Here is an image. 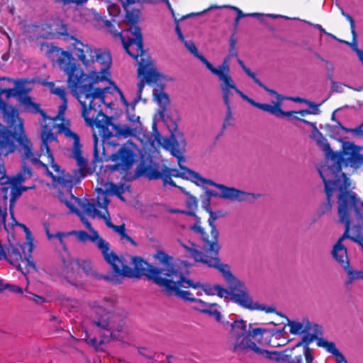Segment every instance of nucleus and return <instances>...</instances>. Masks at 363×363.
<instances>
[{
  "instance_id": "774afa93",
  "label": "nucleus",
  "mask_w": 363,
  "mask_h": 363,
  "mask_svg": "<svg viewBox=\"0 0 363 363\" xmlns=\"http://www.w3.org/2000/svg\"><path fill=\"white\" fill-rule=\"evenodd\" d=\"M356 52H357L359 60L362 62V65H363V50L357 48Z\"/></svg>"
},
{
  "instance_id": "39448f33",
  "label": "nucleus",
  "mask_w": 363,
  "mask_h": 363,
  "mask_svg": "<svg viewBox=\"0 0 363 363\" xmlns=\"http://www.w3.org/2000/svg\"><path fill=\"white\" fill-rule=\"evenodd\" d=\"M362 150L363 147L353 143L346 144L342 153L332 156L331 164L323 166L318 169L325 185L329 208L332 206L330 200L333 191L338 189L340 193L348 191L351 186L350 179L342 172V165L350 166L355 169L363 167V155L360 154Z\"/></svg>"
},
{
  "instance_id": "4468645a",
  "label": "nucleus",
  "mask_w": 363,
  "mask_h": 363,
  "mask_svg": "<svg viewBox=\"0 0 363 363\" xmlns=\"http://www.w3.org/2000/svg\"><path fill=\"white\" fill-rule=\"evenodd\" d=\"M187 281L192 280L184 277L183 273L178 269L170 267L169 274L160 287L169 296L178 297L184 301L195 303L197 298L194 296L192 293L181 289L182 288H191V286L186 282Z\"/></svg>"
},
{
  "instance_id": "680f3d73",
  "label": "nucleus",
  "mask_w": 363,
  "mask_h": 363,
  "mask_svg": "<svg viewBox=\"0 0 363 363\" xmlns=\"http://www.w3.org/2000/svg\"><path fill=\"white\" fill-rule=\"evenodd\" d=\"M110 14L114 17L117 16L120 13V9L116 5L111 6L108 9Z\"/></svg>"
},
{
  "instance_id": "1a4fd4ad",
  "label": "nucleus",
  "mask_w": 363,
  "mask_h": 363,
  "mask_svg": "<svg viewBox=\"0 0 363 363\" xmlns=\"http://www.w3.org/2000/svg\"><path fill=\"white\" fill-rule=\"evenodd\" d=\"M179 169L164 167V184H169L172 186H177L174 182L172 179V177H180L191 180L197 185L208 184L216 187L220 191V198L236 201H251V198L255 200L259 197V194L246 192L234 187H228L223 184L214 182L211 179L203 178L199 173L194 172L185 166L182 163L178 164Z\"/></svg>"
},
{
  "instance_id": "2eb2a0df",
  "label": "nucleus",
  "mask_w": 363,
  "mask_h": 363,
  "mask_svg": "<svg viewBox=\"0 0 363 363\" xmlns=\"http://www.w3.org/2000/svg\"><path fill=\"white\" fill-rule=\"evenodd\" d=\"M93 138L95 159L97 160H111L115 162L113 165H107L106 167V169L111 172L119 171L123 173L132 167L135 160V154L133 150L125 146H122L116 153L111 154L107 157L105 155L104 148H103L101 154H100L98 150V138L95 133L93 134Z\"/></svg>"
},
{
  "instance_id": "423d86ee",
  "label": "nucleus",
  "mask_w": 363,
  "mask_h": 363,
  "mask_svg": "<svg viewBox=\"0 0 363 363\" xmlns=\"http://www.w3.org/2000/svg\"><path fill=\"white\" fill-rule=\"evenodd\" d=\"M126 32L127 33H130L132 37L127 35L126 38L121 40V42L126 52L138 60V74L141 78L137 84V96L132 105V109L134 110L135 104L141 99L145 83L150 85H160L163 76L157 71L150 56L143 50L140 28L138 26L133 25L126 30Z\"/></svg>"
},
{
  "instance_id": "6e6552de",
  "label": "nucleus",
  "mask_w": 363,
  "mask_h": 363,
  "mask_svg": "<svg viewBox=\"0 0 363 363\" xmlns=\"http://www.w3.org/2000/svg\"><path fill=\"white\" fill-rule=\"evenodd\" d=\"M113 271L120 276L128 278H139L145 276L148 279L153 280L160 287L169 274V267L160 269L150 265L140 257L128 255L118 257L113 251L109 257V262Z\"/></svg>"
},
{
  "instance_id": "a878e982",
  "label": "nucleus",
  "mask_w": 363,
  "mask_h": 363,
  "mask_svg": "<svg viewBox=\"0 0 363 363\" xmlns=\"http://www.w3.org/2000/svg\"><path fill=\"white\" fill-rule=\"evenodd\" d=\"M287 325L290 328V333L293 335L304 334L311 329V324L308 319H303L301 322L288 319Z\"/></svg>"
},
{
  "instance_id": "a19ab883",
  "label": "nucleus",
  "mask_w": 363,
  "mask_h": 363,
  "mask_svg": "<svg viewBox=\"0 0 363 363\" xmlns=\"http://www.w3.org/2000/svg\"><path fill=\"white\" fill-rule=\"evenodd\" d=\"M145 173L149 179H162L164 182V168H162V172H160L155 168L150 167L146 169Z\"/></svg>"
},
{
  "instance_id": "2f4dec72",
  "label": "nucleus",
  "mask_w": 363,
  "mask_h": 363,
  "mask_svg": "<svg viewBox=\"0 0 363 363\" xmlns=\"http://www.w3.org/2000/svg\"><path fill=\"white\" fill-rule=\"evenodd\" d=\"M238 64L240 65V67H242V69H243V71L250 77L253 79V81L258 85L260 87H262V89H264L266 91H267L269 94H277V91L273 90V89H271L269 88H268L267 86H266L259 79L257 78L256 77V74L251 72V70L247 67L244 62L239 58H238Z\"/></svg>"
},
{
  "instance_id": "0e129e2a",
  "label": "nucleus",
  "mask_w": 363,
  "mask_h": 363,
  "mask_svg": "<svg viewBox=\"0 0 363 363\" xmlns=\"http://www.w3.org/2000/svg\"><path fill=\"white\" fill-rule=\"evenodd\" d=\"M82 223L89 230V232L96 231L95 229L92 228L91 223L88 220V219L84 220Z\"/></svg>"
},
{
  "instance_id": "9b49d317",
  "label": "nucleus",
  "mask_w": 363,
  "mask_h": 363,
  "mask_svg": "<svg viewBox=\"0 0 363 363\" xmlns=\"http://www.w3.org/2000/svg\"><path fill=\"white\" fill-rule=\"evenodd\" d=\"M337 214L339 222L344 224L345 231L333 247L331 255L333 259L343 268L348 267L350 260L347 249L342 244L346 239L351 240L352 215H351L350 204V191L340 193L337 196Z\"/></svg>"
},
{
  "instance_id": "052dcab7",
  "label": "nucleus",
  "mask_w": 363,
  "mask_h": 363,
  "mask_svg": "<svg viewBox=\"0 0 363 363\" xmlns=\"http://www.w3.org/2000/svg\"><path fill=\"white\" fill-rule=\"evenodd\" d=\"M60 201L70 209L71 212L76 213L78 210L74 207V204H72L70 201L67 199H64L62 196L60 198Z\"/></svg>"
},
{
  "instance_id": "a18cd8bd",
  "label": "nucleus",
  "mask_w": 363,
  "mask_h": 363,
  "mask_svg": "<svg viewBox=\"0 0 363 363\" xmlns=\"http://www.w3.org/2000/svg\"><path fill=\"white\" fill-rule=\"evenodd\" d=\"M229 60H230V56H228L226 57H225L223 63L221 65H220L218 67V68H216L215 67V69L223 74V75H228V76H230V67H229Z\"/></svg>"
},
{
  "instance_id": "f3484780",
  "label": "nucleus",
  "mask_w": 363,
  "mask_h": 363,
  "mask_svg": "<svg viewBox=\"0 0 363 363\" xmlns=\"http://www.w3.org/2000/svg\"><path fill=\"white\" fill-rule=\"evenodd\" d=\"M350 204L351 215H352V233L353 237L351 240L358 244L363 250V201L357 196V194L350 191Z\"/></svg>"
},
{
  "instance_id": "b1692460",
  "label": "nucleus",
  "mask_w": 363,
  "mask_h": 363,
  "mask_svg": "<svg viewBox=\"0 0 363 363\" xmlns=\"http://www.w3.org/2000/svg\"><path fill=\"white\" fill-rule=\"evenodd\" d=\"M318 346L332 354L337 363H347L345 356L336 348L335 344L325 339H319Z\"/></svg>"
},
{
  "instance_id": "37998d69",
  "label": "nucleus",
  "mask_w": 363,
  "mask_h": 363,
  "mask_svg": "<svg viewBox=\"0 0 363 363\" xmlns=\"http://www.w3.org/2000/svg\"><path fill=\"white\" fill-rule=\"evenodd\" d=\"M51 93L57 95L61 100L67 99V92L63 86H55L54 83H50Z\"/></svg>"
},
{
  "instance_id": "e433bc0d",
  "label": "nucleus",
  "mask_w": 363,
  "mask_h": 363,
  "mask_svg": "<svg viewBox=\"0 0 363 363\" xmlns=\"http://www.w3.org/2000/svg\"><path fill=\"white\" fill-rule=\"evenodd\" d=\"M292 350H286L284 352H274L272 354L274 357H270L277 362H281L283 363H292Z\"/></svg>"
},
{
  "instance_id": "9d476101",
  "label": "nucleus",
  "mask_w": 363,
  "mask_h": 363,
  "mask_svg": "<svg viewBox=\"0 0 363 363\" xmlns=\"http://www.w3.org/2000/svg\"><path fill=\"white\" fill-rule=\"evenodd\" d=\"M1 110L5 122L13 129L14 134L18 135L17 142L22 161H29L33 165L38 166L45 174V172H48V164L40 160V157L43 156L42 152H33V144L24 133L23 121L19 118L18 111L6 104L2 106Z\"/></svg>"
},
{
  "instance_id": "13d9d810",
  "label": "nucleus",
  "mask_w": 363,
  "mask_h": 363,
  "mask_svg": "<svg viewBox=\"0 0 363 363\" xmlns=\"http://www.w3.org/2000/svg\"><path fill=\"white\" fill-rule=\"evenodd\" d=\"M43 27H48L50 28V26L47 24H42L40 26L38 25H29L26 27V31L27 32H31V31H38L40 29H43Z\"/></svg>"
},
{
  "instance_id": "f03ea898",
  "label": "nucleus",
  "mask_w": 363,
  "mask_h": 363,
  "mask_svg": "<svg viewBox=\"0 0 363 363\" xmlns=\"http://www.w3.org/2000/svg\"><path fill=\"white\" fill-rule=\"evenodd\" d=\"M23 101L30 111L39 113L41 116V118L39 119V123L41 126L40 138L42 140L40 152H42L43 156L47 158L46 164L50 165L52 169L51 171L48 168V172H45V175L52 178L54 183L64 185L71 184L72 182V177L62 169L60 166L55 163L54 157L51 154L48 145V143L57 140V136L53 133L55 129L63 133L67 138L73 140L72 157L76 160L77 165L79 167V170L83 172L85 169L88 161L82 155L79 136L69 128L65 127L62 123H57V121L63 120L65 112L67 108V99L62 100L58 113L55 117L48 116L46 113L40 108V104L33 102L30 96L24 97Z\"/></svg>"
},
{
  "instance_id": "72a5a7b5",
  "label": "nucleus",
  "mask_w": 363,
  "mask_h": 363,
  "mask_svg": "<svg viewBox=\"0 0 363 363\" xmlns=\"http://www.w3.org/2000/svg\"><path fill=\"white\" fill-rule=\"evenodd\" d=\"M210 306H211L208 308L201 309V313L213 316L217 322L222 323L224 326H225V325L230 326V325L232 323H230L229 321H226V322L221 321L222 315H221L220 312L216 308V307H218V305L217 303H211Z\"/></svg>"
},
{
  "instance_id": "8fccbe9b",
  "label": "nucleus",
  "mask_w": 363,
  "mask_h": 363,
  "mask_svg": "<svg viewBox=\"0 0 363 363\" xmlns=\"http://www.w3.org/2000/svg\"><path fill=\"white\" fill-rule=\"evenodd\" d=\"M79 269H82L87 275L92 274V266L91 262L89 261L83 260L79 262Z\"/></svg>"
},
{
  "instance_id": "f8f14e48",
  "label": "nucleus",
  "mask_w": 363,
  "mask_h": 363,
  "mask_svg": "<svg viewBox=\"0 0 363 363\" xmlns=\"http://www.w3.org/2000/svg\"><path fill=\"white\" fill-rule=\"evenodd\" d=\"M108 204L109 201L107 199L106 193L102 191L101 193H99L96 198L92 199V202H89L86 199L79 203L80 207L86 215L92 218L99 217L104 219L106 226L112 229L120 236V240L123 244L129 242L134 247H138V243L127 234L125 224L116 225L111 222L107 210Z\"/></svg>"
},
{
  "instance_id": "49530a36",
  "label": "nucleus",
  "mask_w": 363,
  "mask_h": 363,
  "mask_svg": "<svg viewBox=\"0 0 363 363\" xmlns=\"http://www.w3.org/2000/svg\"><path fill=\"white\" fill-rule=\"evenodd\" d=\"M224 7L225 8H230V9L235 10L237 12V17L238 19H240L245 16H262V14H260L259 13H244L240 9L235 7V6H223V8ZM216 8H223V6H216Z\"/></svg>"
},
{
  "instance_id": "e2e57ef3",
  "label": "nucleus",
  "mask_w": 363,
  "mask_h": 363,
  "mask_svg": "<svg viewBox=\"0 0 363 363\" xmlns=\"http://www.w3.org/2000/svg\"><path fill=\"white\" fill-rule=\"evenodd\" d=\"M175 30H176V33L178 35V38L179 39L182 41V42H184L185 40L184 39V37L182 35V30L181 29L179 28V26L177 25L176 26V28H175Z\"/></svg>"
},
{
  "instance_id": "4be33fe9",
  "label": "nucleus",
  "mask_w": 363,
  "mask_h": 363,
  "mask_svg": "<svg viewBox=\"0 0 363 363\" xmlns=\"http://www.w3.org/2000/svg\"><path fill=\"white\" fill-rule=\"evenodd\" d=\"M272 95L275 96L277 99V101L276 103H274V106H272L268 104H261L255 101L254 106L276 116H291L292 115V112H284L281 108V101L284 99L282 96L278 94L277 92V94H274Z\"/></svg>"
},
{
  "instance_id": "a211bd4d",
  "label": "nucleus",
  "mask_w": 363,
  "mask_h": 363,
  "mask_svg": "<svg viewBox=\"0 0 363 363\" xmlns=\"http://www.w3.org/2000/svg\"><path fill=\"white\" fill-rule=\"evenodd\" d=\"M90 233L91 235L84 230H72L71 235H76L77 239L82 242L90 241L95 243L106 262H109V257L113 252L110 248V244L101 238L97 231Z\"/></svg>"
},
{
  "instance_id": "7c9ffc66",
  "label": "nucleus",
  "mask_w": 363,
  "mask_h": 363,
  "mask_svg": "<svg viewBox=\"0 0 363 363\" xmlns=\"http://www.w3.org/2000/svg\"><path fill=\"white\" fill-rule=\"evenodd\" d=\"M106 191L111 195L117 196L121 200L124 201L123 194L128 186H125L124 184L117 185L113 182H108L105 185Z\"/></svg>"
},
{
  "instance_id": "f257e3e1",
  "label": "nucleus",
  "mask_w": 363,
  "mask_h": 363,
  "mask_svg": "<svg viewBox=\"0 0 363 363\" xmlns=\"http://www.w3.org/2000/svg\"><path fill=\"white\" fill-rule=\"evenodd\" d=\"M62 68L69 74L71 91L82 106V116L86 124L99 128V135L104 142L112 137L124 139L137 137L140 132L138 124L113 123L100 108L105 104V94L109 88L94 87L92 84L80 86L83 74L78 66L72 63Z\"/></svg>"
},
{
  "instance_id": "dca6fc26",
  "label": "nucleus",
  "mask_w": 363,
  "mask_h": 363,
  "mask_svg": "<svg viewBox=\"0 0 363 363\" xmlns=\"http://www.w3.org/2000/svg\"><path fill=\"white\" fill-rule=\"evenodd\" d=\"M207 211L209 212L210 217L208 220L209 226L211 227V238L207 234L204 229L200 225V221H198L190 227V229L195 233L201 235V239L202 240L203 248L207 250L213 252L216 254L218 251H220V246L218 243L219 232L217 230L215 221L220 217H221L222 213L220 211H212L210 208Z\"/></svg>"
},
{
  "instance_id": "6e6d98bb",
  "label": "nucleus",
  "mask_w": 363,
  "mask_h": 363,
  "mask_svg": "<svg viewBox=\"0 0 363 363\" xmlns=\"http://www.w3.org/2000/svg\"><path fill=\"white\" fill-rule=\"evenodd\" d=\"M227 111L225 114V121L223 123V128H225L227 125H230V121L233 120V114L231 111L230 105H228V106H226Z\"/></svg>"
},
{
  "instance_id": "58836bf2",
  "label": "nucleus",
  "mask_w": 363,
  "mask_h": 363,
  "mask_svg": "<svg viewBox=\"0 0 363 363\" xmlns=\"http://www.w3.org/2000/svg\"><path fill=\"white\" fill-rule=\"evenodd\" d=\"M104 25L106 27V28L108 29V32L110 34H111L113 38H119L121 39V40L123 38H126V35H125V33H127L126 30L123 31V32L118 30L117 29L115 28L114 25L110 21H108V20L104 21Z\"/></svg>"
},
{
  "instance_id": "69168bd1",
  "label": "nucleus",
  "mask_w": 363,
  "mask_h": 363,
  "mask_svg": "<svg viewBox=\"0 0 363 363\" xmlns=\"http://www.w3.org/2000/svg\"><path fill=\"white\" fill-rule=\"evenodd\" d=\"M116 89H118V93H119V94H120L121 100L122 103H123L124 105H125V106H126V107H128L129 104H128V103L127 100L125 99V98L124 95L123 94L122 91H121L120 89H118V88H116Z\"/></svg>"
},
{
  "instance_id": "5701e85b",
  "label": "nucleus",
  "mask_w": 363,
  "mask_h": 363,
  "mask_svg": "<svg viewBox=\"0 0 363 363\" xmlns=\"http://www.w3.org/2000/svg\"><path fill=\"white\" fill-rule=\"evenodd\" d=\"M63 262L64 267L62 274L65 277V279L67 281L68 283L72 285H76V281L79 277L78 270L79 269V261L70 260L66 262L64 260Z\"/></svg>"
},
{
  "instance_id": "c03bdc74",
  "label": "nucleus",
  "mask_w": 363,
  "mask_h": 363,
  "mask_svg": "<svg viewBox=\"0 0 363 363\" xmlns=\"http://www.w3.org/2000/svg\"><path fill=\"white\" fill-rule=\"evenodd\" d=\"M154 257L156 259L161 262L162 263L167 264V266L165 269H167L169 267H173L174 269H177L174 266L169 264V262L170 260L172 259V257L169 256L167 253H165L162 251L158 250V251H157L156 254L154 255Z\"/></svg>"
},
{
  "instance_id": "412c9836",
  "label": "nucleus",
  "mask_w": 363,
  "mask_h": 363,
  "mask_svg": "<svg viewBox=\"0 0 363 363\" xmlns=\"http://www.w3.org/2000/svg\"><path fill=\"white\" fill-rule=\"evenodd\" d=\"M13 138V134L0 123V157L14 152Z\"/></svg>"
},
{
  "instance_id": "338daca9",
  "label": "nucleus",
  "mask_w": 363,
  "mask_h": 363,
  "mask_svg": "<svg viewBox=\"0 0 363 363\" xmlns=\"http://www.w3.org/2000/svg\"><path fill=\"white\" fill-rule=\"evenodd\" d=\"M241 98H242L243 100H245V101H247V102H248V103H250L252 106H254V104H255V101H254L253 99H250V97H248V96H247V95H245V94H244V95H243L242 96H241Z\"/></svg>"
},
{
  "instance_id": "cd10ccee",
  "label": "nucleus",
  "mask_w": 363,
  "mask_h": 363,
  "mask_svg": "<svg viewBox=\"0 0 363 363\" xmlns=\"http://www.w3.org/2000/svg\"><path fill=\"white\" fill-rule=\"evenodd\" d=\"M167 149L170 150L172 155L177 159V163H184L186 160L183 155L182 149L179 147V143L174 138L170 139L167 142Z\"/></svg>"
},
{
  "instance_id": "20e7f679",
  "label": "nucleus",
  "mask_w": 363,
  "mask_h": 363,
  "mask_svg": "<svg viewBox=\"0 0 363 363\" xmlns=\"http://www.w3.org/2000/svg\"><path fill=\"white\" fill-rule=\"evenodd\" d=\"M178 242L185 249L189 256L192 257L196 262H200L208 267L219 269L228 284L229 289L233 291L232 301L250 310L264 311L267 313L275 312V308L273 306H266L264 304L253 301L245 284L232 274L229 266L220 264V260L218 257L219 251L215 254L203 247L202 251H200L198 250L197 245L192 242L188 241L185 242L179 240Z\"/></svg>"
},
{
  "instance_id": "c85d7f7f",
  "label": "nucleus",
  "mask_w": 363,
  "mask_h": 363,
  "mask_svg": "<svg viewBox=\"0 0 363 363\" xmlns=\"http://www.w3.org/2000/svg\"><path fill=\"white\" fill-rule=\"evenodd\" d=\"M161 90H154L153 98L155 101L160 108V113L164 112L170 103V100L167 94L163 91V86H160Z\"/></svg>"
},
{
  "instance_id": "79ce46f5",
  "label": "nucleus",
  "mask_w": 363,
  "mask_h": 363,
  "mask_svg": "<svg viewBox=\"0 0 363 363\" xmlns=\"http://www.w3.org/2000/svg\"><path fill=\"white\" fill-rule=\"evenodd\" d=\"M345 272L347 273L350 281L354 279H363V270L354 271L352 270L350 264L345 269Z\"/></svg>"
},
{
  "instance_id": "473e14b6",
  "label": "nucleus",
  "mask_w": 363,
  "mask_h": 363,
  "mask_svg": "<svg viewBox=\"0 0 363 363\" xmlns=\"http://www.w3.org/2000/svg\"><path fill=\"white\" fill-rule=\"evenodd\" d=\"M189 286L194 289H201L208 296L216 295V285H211L209 284H202L200 281H187Z\"/></svg>"
},
{
  "instance_id": "3c124183",
  "label": "nucleus",
  "mask_w": 363,
  "mask_h": 363,
  "mask_svg": "<svg viewBox=\"0 0 363 363\" xmlns=\"http://www.w3.org/2000/svg\"><path fill=\"white\" fill-rule=\"evenodd\" d=\"M11 194L13 196V197L10 199V213H11L12 218H13V208L14 203H15L14 197L19 196L21 194V191L19 190L18 189L13 188L11 189Z\"/></svg>"
},
{
  "instance_id": "ddd939ff",
  "label": "nucleus",
  "mask_w": 363,
  "mask_h": 363,
  "mask_svg": "<svg viewBox=\"0 0 363 363\" xmlns=\"http://www.w3.org/2000/svg\"><path fill=\"white\" fill-rule=\"evenodd\" d=\"M90 306L92 308L93 325L108 331L112 339L117 338L116 333L122 331L123 322L118 317L111 315L113 302L106 299L94 301Z\"/></svg>"
},
{
  "instance_id": "864d4df0",
  "label": "nucleus",
  "mask_w": 363,
  "mask_h": 363,
  "mask_svg": "<svg viewBox=\"0 0 363 363\" xmlns=\"http://www.w3.org/2000/svg\"><path fill=\"white\" fill-rule=\"evenodd\" d=\"M195 303H196V306H194V308L201 313V309L208 308L211 306H210L211 303L205 302L200 298H197Z\"/></svg>"
},
{
  "instance_id": "0eeeda50",
  "label": "nucleus",
  "mask_w": 363,
  "mask_h": 363,
  "mask_svg": "<svg viewBox=\"0 0 363 363\" xmlns=\"http://www.w3.org/2000/svg\"><path fill=\"white\" fill-rule=\"evenodd\" d=\"M253 325L250 324L247 329L242 320H235L230 325V335L234 341L233 350L235 352L250 349L257 353H260L261 350L257 344L269 345L272 347H281L286 344L284 339L282 340V342H277V339L281 336L282 330L254 328Z\"/></svg>"
},
{
  "instance_id": "f704fd0d",
  "label": "nucleus",
  "mask_w": 363,
  "mask_h": 363,
  "mask_svg": "<svg viewBox=\"0 0 363 363\" xmlns=\"http://www.w3.org/2000/svg\"><path fill=\"white\" fill-rule=\"evenodd\" d=\"M30 83L28 79H23L17 80L15 82L16 91L19 96L28 94L32 89L31 87L28 86V84Z\"/></svg>"
},
{
  "instance_id": "5fc2aeb1",
  "label": "nucleus",
  "mask_w": 363,
  "mask_h": 363,
  "mask_svg": "<svg viewBox=\"0 0 363 363\" xmlns=\"http://www.w3.org/2000/svg\"><path fill=\"white\" fill-rule=\"evenodd\" d=\"M128 113V120L133 123V125L138 124L140 125V130H141L142 124L140 122V117L135 116L134 113H130L128 111H127Z\"/></svg>"
},
{
  "instance_id": "393cba45",
  "label": "nucleus",
  "mask_w": 363,
  "mask_h": 363,
  "mask_svg": "<svg viewBox=\"0 0 363 363\" xmlns=\"http://www.w3.org/2000/svg\"><path fill=\"white\" fill-rule=\"evenodd\" d=\"M44 229L48 240L53 241L54 240H57L63 251L66 252L68 251L65 239L71 235V231L57 232L56 233H51L50 232L49 225L48 223H44Z\"/></svg>"
},
{
  "instance_id": "de8ad7c7",
  "label": "nucleus",
  "mask_w": 363,
  "mask_h": 363,
  "mask_svg": "<svg viewBox=\"0 0 363 363\" xmlns=\"http://www.w3.org/2000/svg\"><path fill=\"white\" fill-rule=\"evenodd\" d=\"M233 291L230 289V291L228 289H225L223 287H221L220 285L216 284V294H217L220 298H227L230 296V298L231 299Z\"/></svg>"
},
{
  "instance_id": "c756f323",
  "label": "nucleus",
  "mask_w": 363,
  "mask_h": 363,
  "mask_svg": "<svg viewBox=\"0 0 363 363\" xmlns=\"http://www.w3.org/2000/svg\"><path fill=\"white\" fill-rule=\"evenodd\" d=\"M8 187L3 186L1 188V191L2 194H4V199L0 201V226L3 225L4 229L6 231H9V228H7V225L6 224V218L7 216V208H6V203H7V196L6 194L8 192Z\"/></svg>"
},
{
  "instance_id": "4c0bfd02",
  "label": "nucleus",
  "mask_w": 363,
  "mask_h": 363,
  "mask_svg": "<svg viewBox=\"0 0 363 363\" xmlns=\"http://www.w3.org/2000/svg\"><path fill=\"white\" fill-rule=\"evenodd\" d=\"M303 355L305 357L306 363H313V352L311 348L305 346L303 349ZM292 363H303L302 355L299 354L298 356H296L293 359Z\"/></svg>"
},
{
  "instance_id": "c9c22d12",
  "label": "nucleus",
  "mask_w": 363,
  "mask_h": 363,
  "mask_svg": "<svg viewBox=\"0 0 363 363\" xmlns=\"http://www.w3.org/2000/svg\"><path fill=\"white\" fill-rule=\"evenodd\" d=\"M185 45V47L192 53L195 57H196L198 59H199L207 67L208 69H209L208 67L209 65H212L211 62H209L206 58H205L203 55H200L198 52V49L194 45V43L192 42H188L186 40L183 42Z\"/></svg>"
},
{
  "instance_id": "aec40b11",
  "label": "nucleus",
  "mask_w": 363,
  "mask_h": 363,
  "mask_svg": "<svg viewBox=\"0 0 363 363\" xmlns=\"http://www.w3.org/2000/svg\"><path fill=\"white\" fill-rule=\"evenodd\" d=\"M209 70L216 76H217L220 81L222 82L220 89L223 92V97L225 105L228 106L230 105V99L232 95L231 90L236 89V86L230 76L223 75V74L217 72L213 65H209Z\"/></svg>"
},
{
  "instance_id": "6ab92c4d",
  "label": "nucleus",
  "mask_w": 363,
  "mask_h": 363,
  "mask_svg": "<svg viewBox=\"0 0 363 363\" xmlns=\"http://www.w3.org/2000/svg\"><path fill=\"white\" fill-rule=\"evenodd\" d=\"M31 169L26 165V161H25V162L22 161V170L12 178L6 176L4 167L0 164V184L2 185L9 184L16 186L23 182L26 179L31 177Z\"/></svg>"
},
{
  "instance_id": "ea45409f",
  "label": "nucleus",
  "mask_w": 363,
  "mask_h": 363,
  "mask_svg": "<svg viewBox=\"0 0 363 363\" xmlns=\"http://www.w3.org/2000/svg\"><path fill=\"white\" fill-rule=\"evenodd\" d=\"M198 201L195 197L191 196L186 201V206L190 209L189 211H182V213L188 216H194L199 220V218L195 214L194 210L197 208Z\"/></svg>"
},
{
  "instance_id": "7ed1b4c3",
  "label": "nucleus",
  "mask_w": 363,
  "mask_h": 363,
  "mask_svg": "<svg viewBox=\"0 0 363 363\" xmlns=\"http://www.w3.org/2000/svg\"><path fill=\"white\" fill-rule=\"evenodd\" d=\"M70 39L72 40L70 45L72 48L73 55L77 57L78 60H79L86 68L91 67L95 63L100 65L101 67H99V71H91L88 75H86L84 73L80 65L75 62L72 54L68 52H65L62 49L53 47L51 50L52 51L56 50L57 52L61 53V55L57 60V63L59 65L60 69L67 75V84L69 87L71 89L69 74L62 67L63 66L69 67V65H72V63L78 66L83 74V77L79 83L80 86L92 84L96 87L94 84L107 80L110 75L108 69L112 63L110 52L104 49L93 48L73 36H71Z\"/></svg>"
},
{
  "instance_id": "bf43d9fd",
  "label": "nucleus",
  "mask_w": 363,
  "mask_h": 363,
  "mask_svg": "<svg viewBox=\"0 0 363 363\" xmlns=\"http://www.w3.org/2000/svg\"><path fill=\"white\" fill-rule=\"evenodd\" d=\"M88 0H77V5L82 4L86 2ZM123 6L125 7L126 6H129L130 4H135L138 0H119Z\"/></svg>"
},
{
  "instance_id": "603ef678",
  "label": "nucleus",
  "mask_w": 363,
  "mask_h": 363,
  "mask_svg": "<svg viewBox=\"0 0 363 363\" xmlns=\"http://www.w3.org/2000/svg\"><path fill=\"white\" fill-rule=\"evenodd\" d=\"M342 14L350 23V30H351V33L353 35V38H356L357 35V33L355 30V22H354V18L350 15H349L347 13H342Z\"/></svg>"
},
{
  "instance_id": "bb28decb",
  "label": "nucleus",
  "mask_w": 363,
  "mask_h": 363,
  "mask_svg": "<svg viewBox=\"0 0 363 363\" xmlns=\"http://www.w3.org/2000/svg\"><path fill=\"white\" fill-rule=\"evenodd\" d=\"M313 332V334L308 333V332L304 333L301 341L297 343L296 347H299L301 345H305L304 347H308V345L313 341L316 340V342L318 343L319 339H323L321 337L323 335V328L321 326L315 325Z\"/></svg>"
},
{
  "instance_id": "4d7b16f0",
  "label": "nucleus",
  "mask_w": 363,
  "mask_h": 363,
  "mask_svg": "<svg viewBox=\"0 0 363 363\" xmlns=\"http://www.w3.org/2000/svg\"><path fill=\"white\" fill-rule=\"evenodd\" d=\"M5 288L11 292L23 294V289L18 286L14 284H6Z\"/></svg>"
},
{
  "instance_id": "09e8293b",
  "label": "nucleus",
  "mask_w": 363,
  "mask_h": 363,
  "mask_svg": "<svg viewBox=\"0 0 363 363\" xmlns=\"http://www.w3.org/2000/svg\"><path fill=\"white\" fill-rule=\"evenodd\" d=\"M26 291L27 292L25 295V297L27 298L30 301H33L36 304H42L45 302V299L44 297L34 294L31 292H28L27 289H26Z\"/></svg>"
}]
</instances>
